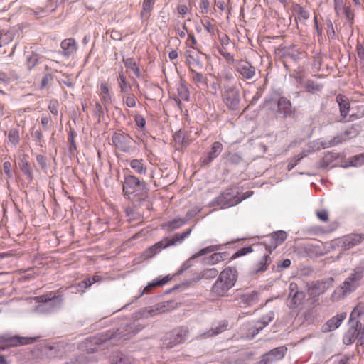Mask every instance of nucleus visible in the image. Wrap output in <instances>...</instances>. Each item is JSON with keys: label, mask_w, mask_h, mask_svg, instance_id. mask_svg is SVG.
Here are the masks:
<instances>
[{"label": "nucleus", "mask_w": 364, "mask_h": 364, "mask_svg": "<svg viewBox=\"0 0 364 364\" xmlns=\"http://www.w3.org/2000/svg\"><path fill=\"white\" fill-rule=\"evenodd\" d=\"M38 55L37 53L32 52L26 58V67L28 70L33 69L38 63Z\"/></svg>", "instance_id": "34"}, {"label": "nucleus", "mask_w": 364, "mask_h": 364, "mask_svg": "<svg viewBox=\"0 0 364 364\" xmlns=\"http://www.w3.org/2000/svg\"><path fill=\"white\" fill-rule=\"evenodd\" d=\"M228 327L227 324H223L217 327L215 329H212L208 333V336L217 335L222 332H223Z\"/></svg>", "instance_id": "56"}, {"label": "nucleus", "mask_w": 364, "mask_h": 364, "mask_svg": "<svg viewBox=\"0 0 364 364\" xmlns=\"http://www.w3.org/2000/svg\"><path fill=\"white\" fill-rule=\"evenodd\" d=\"M219 53L225 59L228 63H232L234 62V56L228 50L226 47H218Z\"/></svg>", "instance_id": "37"}, {"label": "nucleus", "mask_w": 364, "mask_h": 364, "mask_svg": "<svg viewBox=\"0 0 364 364\" xmlns=\"http://www.w3.org/2000/svg\"><path fill=\"white\" fill-rule=\"evenodd\" d=\"M100 280V277L98 275H95L92 278H88L85 279L84 281L79 283V287H82L85 288H87L90 286H91L95 282H97Z\"/></svg>", "instance_id": "48"}, {"label": "nucleus", "mask_w": 364, "mask_h": 364, "mask_svg": "<svg viewBox=\"0 0 364 364\" xmlns=\"http://www.w3.org/2000/svg\"><path fill=\"white\" fill-rule=\"evenodd\" d=\"M4 172L7 176L8 178H11L12 177V166L10 161H6L4 162L3 164Z\"/></svg>", "instance_id": "53"}, {"label": "nucleus", "mask_w": 364, "mask_h": 364, "mask_svg": "<svg viewBox=\"0 0 364 364\" xmlns=\"http://www.w3.org/2000/svg\"><path fill=\"white\" fill-rule=\"evenodd\" d=\"M253 252V249L252 247H245L240 249L238 251H237L235 254L232 255L230 257L231 260L235 259L237 257L244 256L248 253H251Z\"/></svg>", "instance_id": "46"}, {"label": "nucleus", "mask_w": 364, "mask_h": 364, "mask_svg": "<svg viewBox=\"0 0 364 364\" xmlns=\"http://www.w3.org/2000/svg\"><path fill=\"white\" fill-rule=\"evenodd\" d=\"M235 69L245 79H252L255 75V68L247 61L237 62Z\"/></svg>", "instance_id": "11"}, {"label": "nucleus", "mask_w": 364, "mask_h": 364, "mask_svg": "<svg viewBox=\"0 0 364 364\" xmlns=\"http://www.w3.org/2000/svg\"><path fill=\"white\" fill-rule=\"evenodd\" d=\"M359 134V129L358 125H352L350 127L348 128L341 135H339L341 139H344L343 141H346L347 139H350L356 136Z\"/></svg>", "instance_id": "28"}, {"label": "nucleus", "mask_w": 364, "mask_h": 364, "mask_svg": "<svg viewBox=\"0 0 364 364\" xmlns=\"http://www.w3.org/2000/svg\"><path fill=\"white\" fill-rule=\"evenodd\" d=\"M123 101L128 107L133 108L136 107L138 100L134 94L129 93L124 97Z\"/></svg>", "instance_id": "39"}, {"label": "nucleus", "mask_w": 364, "mask_h": 364, "mask_svg": "<svg viewBox=\"0 0 364 364\" xmlns=\"http://www.w3.org/2000/svg\"><path fill=\"white\" fill-rule=\"evenodd\" d=\"M186 62L188 65L190 71L193 70L200 69L202 68V63L198 60V56H195L192 54H188L186 57Z\"/></svg>", "instance_id": "26"}, {"label": "nucleus", "mask_w": 364, "mask_h": 364, "mask_svg": "<svg viewBox=\"0 0 364 364\" xmlns=\"http://www.w3.org/2000/svg\"><path fill=\"white\" fill-rule=\"evenodd\" d=\"M346 316L345 313H341L332 317L323 326V331H332L338 328Z\"/></svg>", "instance_id": "13"}, {"label": "nucleus", "mask_w": 364, "mask_h": 364, "mask_svg": "<svg viewBox=\"0 0 364 364\" xmlns=\"http://www.w3.org/2000/svg\"><path fill=\"white\" fill-rule=\"evenodd\" d=\"M350 162L355 166L363 165L364 164V153L353 156Z\"/></svg>", "instance_id": "52"}, {"label": "nucleus", "mask_w": 364, "mask_h": 364, "mask_svg": "<svg viewBox=\"0 0 364 364\" xmlns=\"http://www.w3.org/2000/svg\"><path fill=\"white\" fill-rule=\"evenodd\" d=\"M178 97L180 98V100H183V101L189 100L190 95H189V91H188V88L186 87V86H185L183 85H181L178 87Z\"/></svg>", "instance_id": "41"}, {"label": "nucleus", "mask_w": 364, "mask_h": 364, "mask_svg": "<svg viewBox=\"0 0 364 364\" xmlns=\"http://www.w3.org/2000/svg\"><path fill=\"white\" fill-rule=\"evenodd\" d=\"M21 169L25 175L28 178H32V170L27 161H22Z\"/></svg>", "instance_id": "49"}, {"label": "nucleus", "mask_w": 364, "mask_h": 364, "mask_svg": "<svg viewBox=\"0 0 364 364\" xmlns=\"http://www.w3.org/2000/svg\"><path fill=\"white\" fill-rule=\"evenodd\" d=\"M210 6V3L208 0H200L199 3V8L200 9V12L203 14H206L208 12Z\"/></svg>", "instance_id": "57"}, {"label": "nucleus", "mask_w": 364, "mask_h": 364, "mask_svg": "<svg viewBox=\"0 0 364 364\" xmlns=\"http://www.w3.org/2000/svg\"><path fill=\"white\" fill-rule=\"evenodd\" d=\"M60 47L63 50V55L70 56L73 55L77 49L76 41L74 38H67L61 42Z\"/></svg>", "instance_id": "15"}, {"label": "nucleus", "mask_w": 364, "mask_h": 364, "mask_svg": "<svg viewBox=\"0 0 364 364\" xmlns=\"http://www.w3.org/2000/svg\"><path fill=\"white\" fill-rule=\"evenodd\" d=\"M317 218L322 222H327L329 218V213L326 210H318L316 212Z\"/></svg>", "instance_id": "50"}, {"label": "nucleus", "mask_w": 364, "mask_h": 364, "mask_svg": "<svg viewBox=\"0 0 364 364\" xmlns=\"http://www.w3.org/2000/svg\"><path fill=\"white\" fill-rule=\"evenodd\" d=\"M186 223V220L183 218H175L165 224L162 225V228L168 231H172L178 229Z\"/></svg>", "instance_id": "24"}, {"label": "nucleus", "mask_w": 364, "mask_h": 364, "mask_svg": "<svg viewBox=\"0 0 364 364\" xmlns=\"http://www.w3.org/2000/svg\"><path fill=\"white\" fill-rule=\"evenodd\" d=\"M336 100L338 104L341 115L345 118L348 115L350 107L348 97L340 94L336 96Z\"/></svg>", "instance_id": "18"}, {"label": "nucleus", "mask_w": 364, "mask_h": 364, "mask_svg": "<svg viewBox=\"0 0 364 364\" xmlns=\"http://www.w3.org/2000/svg\"><path fill=\"white\" fill-rule=\"evenodd\" d=\"M178 26L176 28L177 34L179 37L183 38L186 36V33L188 32L186 24H178Z\"/></svg>", "instance_id": "60"}, {"label": "nucleus", "mask_w": 364, "mask_h": 364, "mask_svg": "<svg viewBox=\"0 0 364 364\" xmlns=\"http://www.w3.org/2000/svg\"><path fill=\"white\" fill-rule=\"evenodd\" d=\"M231 288V287H229V285L225 283L223 281L217 279L216 282L212 287V291L218 296H223Z\"/></svg>", "instance_id": "22"}, {"label": "nucleus", "mask_w": 364, "mask_h": 364, "mask_svg": "<svg viewBox=\"0 0 364 364\" xmlns=\"http://www.w3.org/2000/svg\"><path fill=\"white\" fill-rule=\"evenodd\" d=\"M55 298H56V294L53 291H50L46 294L41 295V296L36 297L35 299L37 302L45 303V302L50 301Z\"/></svg>", "instance_id": "44"}, {"label": "nucleus", "mask_w": 364, "mask_h": 364, "mask_svg": "<svg viewBox=\"0 0 364 364\" xmlns=\"http://www.w3.org/2000/svg\"><path fill=\"white\" fill-rule=\"evenodd\" d=\"M123 62L127 68L132 70L134 72L136 77H139L141 76L139 68L133 58L124 59Z\"/></svg>", "instance_id": "30"}, {"label": "nucleus", "mask_w": 364, "mask_h": 364, "mask_svg": "<svg viewBox=\"0 0 364 364\" xmlns=\"http://www.w3.org/2000/svg\"><path fill=\"white\" fill-rule=\"evenodd\" d=\"M219 249L218 245H211L206 247L203 249H201L197 253L194 254L192 257H191L188 259H187L181 267L180 273L184 272L188 269L193 265V260L200 256H203L208 253L213 252Z\"/></svg>", "instance_id": "9"}, {"label": "nucleus", "mask_w": 364, "mask_h": 364, "mask_svg": "<svg viewBox=\"0 0 364 364\" xmlns=\"http://www.w3.org/2000/svg\"><path fill=\"white\" fill-rule=\"evenodd\" d=\"M99 95L102 104L105 106L111 102V94L109 91V86L107 82H102L100 87Z\"/></svg>", "instance_id": "20"}, {"label": "nucleus", "mask_w": 364, "mask_h": 364, "mask_svg": "<svg viewBox=\"0 0 364 364\" xmlns=\"http://www.w3.org/2000/svg\"><path fill=\"white\" fill-rule=\"evenodd\" d=\"M192 229L188 228L181 233L176 234L171 240L168 238L165 239L166 242L164 241H160L149 247L146 252L149 257H152L156 253L159 252L162 249L166 248L169 246L174 245L177 242H182L185 238H186L191 232Z\"/></svg>", "instance_id": "2"}, {"label": "nucleus", "mask_w": 364, "mask_h": 364, "mask_svg": "<svg viewBox=\"0 0 364 364\" xmlns=\"http://www.w3.org/2000/svg\"><path fill=\"white\" fill-rule=\"evenodd\" d=\"M229 161L232 164H239L242 161V157L239 154H231L229 156Z\"/></svg>", "instance_id": "61"}, {"label": "nucleus", "mask_w": 364, "mask_h": 364, "mask_svg": "<svg viewBox=\"0 0 364 364\" xmlns=\"http://www.w3.org/2000/svg\"><path fill=\"white\" fill-rule=\"evenodd\" d=\"M338 226V223L337 222H333L328 228H321L320 229L321 232L323 233H330L336 230Z\"/></svg>", "instance_id": "59"}, {"label": "nucleus", "mask_w": 364, "mask_h": 364, "mask_svg": "<svg viewBox=\"0 0 364 364\" xmlns=\"http://www.w3.org/2000/svg\"><path fill=\"white\" fill-rule=\"evenodd\" d=\"M228 254L226 252H215L209 257L208 263L210 264H215L226 259L228 258Z\"/></svg>", "instance_id": "29"}, {"label": "nucleus", "mask_w": 364, "mask_h": 364, "mask_svg": "<svg viewBox=\"0 0 364 364\" xmlns=\"http://www.w3.org/2000/svg\"><path fill=\"white\" fill-rule=\"evenodd\" d=\"M287 239V233L284 231H277L270 237V245H266V249L269 252L275 249Z\"/></svg>", "instance_id": "14"}, {"label": "nucleus", "mask_w": 364, "mask_h": 364, "mask_svg": "<svg viewBox=\"0 0 364 364\" xmlns=\"http://www.w3.org/2000/svg\"><path fill=\"white\" fill-rule=\"evenodd\" d=\"M304 87L306 92L314 94L320 92L322 89V85L309 80L306 82Z\"/></svg>", "instance_id": "35"}, {"label": "nucleus", "mask_w": 364, "mask_h": 364, "mask_svg": "<svg viewBox=\"0 0 364 364\" xmlns=\"http://www.w3.org/2000/svg\"><path fill=\"white\" fill-rule=\"evenodd\" d=\"M222 100L227 107L230 110L239 109L240 98V91L234 85H225L222 90Z\"/></svg>", "instance_id": "3"}, {"label": "nucleus", "mask_w": 364, "mask_h": 364, "mask_svg": "<svg viewBox=\"0 0 364 364\" xmlns=\"http://www.w3.org/2000/svg\"><path fill=\"white\" fill-rule=\"evenodd\" d=\"M189 9L186 4H179L177 8L178 13L184 16L188 11Z\"/></svg>", "instance_id": "64"}, {"label": "nucleus", "mask_w": 364, "mask_h": 364, "mask_svg": "<svg viewBox=\"0 0 364 364\" xmlns=\"http://www.w3.org/2000/svg\"><path fill=\"white\" fill-rule=\"evenodd\" d=\"M8 139L12 145L16 146L20 141V136L16 129H11L8 132Z\"/></svg>", "instance_id": "36"}, {"label": "nucleus", "mask_w": 364, "mask_h": 364, "mask_svg": "<svg viewBox=\"0 0 364 364\" xmlns=\"http://www.w3.org/2000/svg\"><path fill=\"white\" fill-rule=\"evenodd\" d=\"M119 87L120 88V91L122 92H126L128 90V88L130 87L127 81L126 77L123 73V71L119 72Z\"/></svg>", "instance_id": "38"}, {"label": "nucleus", "mask_w": 364, "mask_h": 364, "mask_svg": "<svg viewBox=\"0 0 364 364\" xmlns=\"http://www.w3.org/2000/svg\"><path fill=\"white\" fill-rule=\"evenodd\" d=\"M289 297V307L292 309H294L303 304V301L306 297V294L302 291H296L294 294Z\"/></svg>", "instance_id": "21"}, {"label": "nucleus", "mask_w": 364, "mask_h": 364, "mask_svg": "<svg viewBox=\"0 0 364 364\" xmlns=\"http://www.w3.org/2000/svg\"><path fill=\"white\" fill-rule=\"evenodd\" d=\"M360 279V274L357 273L352 274L348 278H347L343 283L342 289L343 292H350L355 289L357 282Z\"/></svg>", "instance_id": "16"}, {"label": "nucleus", "mask_w": 364, "mask_h": 364, "mask_svg": "<svg viewBox=\"0 0 364 364\" xmlns=\"http://www.w3.org/2000/svg\"><path fill=\"white\" fill-rule=\"evenodd\" d=\"M36 161L38 163V164L41 166L42 168H46L47 164H46V159L44 156L41 154H38L36 156Z\"/></svg>", "instance_id": "63"}, {"label": "nucleus", "mask_w": 364, "mask_h": 364, "mask_svg": "<svg viewBox=\"0 0 364 364\" xmlns=\"http://www.w3.org/2000/svg\"><path fill=\"white\" fill-rule=\"evenodd\" d=\"M171 278L168 276L164 277L161 279L154 281L149 284L144 289V293H149L154 287H161L170 281Z\"/></svg>", "instance_id": "32"}, {"label": "nucleus", "mask_w": 364, "mask_h": 364, "mask_svg": "<svg viewBox=\"0 0 364 364\" xmlns=\"http://www.w3.org/2000/svg\"><path fill=\"white\" fill-rule=\"evenodd\" d=\"M219 39L220 42V46H219L218 47L228 48V46H230V38L226 34L222 33L221 35H220Z\"/></svg>", "instance_id": "55"}, {"label": "nucleus", "mask_w": 364, "mask_h": 364, "mask_svg": "<svg viewBox=\"0 0 364 364\" xmlns=\"http://www.w3.org/2000/svg\"><path fill=\"white\" fill-rule=\"evenodd\" d=\"M305 156L306 154H300L294 160L289 161L287 165L288 170L290 171L292 168H294L295 166H296L297 164L299 162V161L302 159Z\"/></svg>", "instance_id": "54"}, {"label": "nucleus", "mask_w": 364, "mask_h": 364, "mask_svg": "<svg viewBox=\"0 0 364 364\" xmlns=\"http://www.w3.org/2000/svg\"><path fill=\"white\" fill-rule=\"evenodd\" d=\"M335 10L339 14L343 9V0H334Z\"/></svg>", "instance_id": "62"}, {"label": "nucleus", "mask_w": 364, "mask_h": 364, "mask_svg": "<svg viewBox=\"0 0 364 364\" xmlns=\"http://www.w3.org/2000/svg\"><path fill=\"white\" fill-rule=\"evenodd\" d=\"M237 277V272L235 268L228 267L225 268L220 274L218 279L223 281L225 283L232 287Z\"/></svg>", "instance_id": "10"}, {"label": "nucleus", "mask_w": 364, "mask_h": 364, "mask_svg": "<svg viewBox=\"0 0 364 364\" xmlns=\"http://www.w3.org/2000/svg\"><path fill=\"white\" fill-rule=\"evenodd\" d=\"M123 193L128 198H136V200H144L148 194L146 183L140 181L134 175H128L124 178Z\"/></svg>", "instance_id": "1"}, {"label": "nucleus", "mask_w": 364, "mask_h": 364, "mask_svg": "<svg viewBox=\"0 0 364 364\" xmlns=\"http://www.w3.org/2000/svg\"><path fill=\"white\" fill-rule=\"evenodd\" d=\"M271 259L268 255H265L262 260L258 264V268L257 269V272H264L269 264H270Z\"/></svg>", "instance_id": "40"}, {"label": "nucleus", "mask_w": 364, "mask_h": 364, "mask_svg": "<svg viewBox=\"0 0 364 364\" xmlns=\"http://www.w3.org/2000/svg\"><path fill=\"white\" fill-rule=\"evenodd\" d=\"M364 240V234L352 233L338 240V245L343 250H350Z\"/></svg>", "instance_id": "7"}, {"label": "nucleus", "mask_w": 364, "mask_h": 364, "mask_svg": "<svg viewBox=\"0 0 364 364\" xmlns=\"http://www.w3.org/2000/svg\"><path fill=\"white\" fill-rule=\"evenodd\" d=\"M16 30L14 27L9 25H4L0 28V47L6 46L11 43L15 35Z\"/></svg>", "instance_id": "12"}, {"label": "nucleus", "mask_w": 364, "mask_h": 364, "mask_svg": "<svg viewBox=\"0 0 364 364\" xmlns=\"http://www.w3.org/2000/svg\"><path fill=\"white\" fill-rule=\"evenodd\" d=\"M129 166L136 174L144 175L146 173L147 168L143 159H132L129 161Z\"/></svg>", "instance_id": "19"}, {"label": "nucleus", "mask_w": 364, "mask_h": 364, "mask_svg": "<svg viewBox=\"0 0 364 364\" xmlns=\"http://www.w3.org/2000/svg\"><path fill=\"white\" fill-rule=\"evenodd\" d=\"M132 140L133 139L129 134L121 131L114 132L112 136L113 145L123 152H128L131 150Z\"/></svg>", "instance_id": "6"}, {"label": "nucleus", "mask_w": 364, "mask_h": 364, "mask_svg": "<svg viewBox=\"0 0 364 364\" xmlns=\"http://www.w3.org/2000/svg\"><path fill=\"white\" fill-rule=\"evenodd\" d=\"M155 3V0H144L142 4V11L141 16H146L149 11L151 10L154 4Z\"/></svg>", "instance_id": "43"}, {"label": "nucleus", "mask_w": 364, "mask_h": 364, "mask_svg": "<svg viewBox=\"0 0 364 364\" xmlns=\"http://www.w3.org/2000/svg\"><path fill=\"white\" fill-rule=\"evenodd\" d=\"M223 145L219 141H215L212 144L211 150L208 153V160L206 163H210L214 159H215L222 151Z\"/></svg>", "instance_id": "25"}, {"label": "nucleus", "mask_w": 364, "mask_h": 364, "mask_svg": "<svg viewBox=\"0 0 364 364\" xmlns=\"http://www.w3.org/2000/svg\"><path fill=\"white\" fill-rule=\"evenodd\" d=\"M251 193H252V192H250V193L247 192L245 193H243L241 196L240 194H238V195L234 196L232 199H230L229 201L228 202V205L229 206L235 205L238 204L239 203H240L242 200L245 199L249 196H250Z\"/></svg>", "instance_id": "42"}, {"label": "nucleus", "mask_w": 364, "mask_h": 364, "mask_svg": "<svg viewBox=\"0 0 364 364\" xmlns=\"http://www.w3.org/2000/svg\"><path fill=\"white\" fill-rule=\"evenodd\" d=\"M362 316H364V303L360 302L353 309L350 316V320L353 322Z\"/></svg>", "instance_id": "27"}, {"label": "nucleus", "mask_w": 364, "mask_h": 364, "mask_svg": "<svg viewBox=\"0 0 364 364\" xmlns=\"http://www.w3.org/2000/svg\"><path fill=\"white\" fill-rule=\"evenodd\" d=\"M36 338L32 337H20L17 336H10L4 335L0 336V349L6 348L26 345L34 342Z\"/></svg>", "instance_id": "5"}, {"label": "nucleus", "mask_w": 364, "mask_h": 364, "mask_svg": "<svg viewBox=\"0 0 364 364\" xmlns=\"http://www.w3.org/2000/svg\"><path fill=\"white\" fill-rule=\"evenodd\" d=\"M188 328L186 326H181L175 328L167 334L163 345L166 348H171L175 346L184 342L188 336Z\"/></svg>", "instance_id": "4"}, {"label": "nucleus", "mask_w": 364, "mask_h": 364, "mask_svg": "<svg viewBox=\"0 0 364 364\" xmlns=\"http://www.w3.org/2000/svg\"><path fill=\"white\" fill-rule=\"evenodd\" d=\"M191 72L192 73L191 78L195 83L206 84V77L201 73L197 72L196 70H193V71Z\"/></svg>", "instance_id": "45"}, {"label": "nucleus", "mask_w": 364, "mask_h": 364, "mask_svg": "<svg viewBox=\"0 0 364 364\" xmlns=\"http://www.w3.org/2000/svg\"><path fill=\"white\" fill-rule=\"evenodd\" d=\"M272 319H273V313L271 312L270 314L263 316L260 321H258L255 327L257 333H258L260 330H262L267 325H268L269 323L272 321Z\"/></svg>", "instance_id": "31"}, {"label": "nucleus", "mask_w": 364, "mask_h": 364, "mask_svg": "<svg viewBox=\"0 0 364 364\" xmlns=\"http://www.w3.org/2000/svg\"><path fill=\"white\" fill-rule=\"evenodd\" d=\"M361 326V323L360 321H356L355 324L352 325L350 328L347 331V332L343 336V343L346 345L352 344L356 338H358L359 341L362 342L364 339V331L358 330V327Z\"/></svg>", "instance_id": "8"}, {"label": "nucleus", "mask_w": 364, "mask_h": 364, "mask_svg": "<svg viewBox=\"0 0 364 364\" xmlns=\"http://www.w3.org/2000/svg\"><path fill=\"white\" fill-rule=\"evenodd\" d=\"M296 11L297 12V16L296 17V21L299 20L300 21H306L309 18V14L304 8L299 6L298 9Z\"/></svg>", "instance_id": "47"}, {"label": "nucleus", "mask_w": 364, "mask_h": 364, "mask_svg": "<svg viewBox=\"0 0 364 364\" xmlns=\"http://www.w3.org/2000/svg\"><path fill=\"white\" fill-rule=\"evenodd\" d=\"M218 274V271L215 268L206 269L203 272V277L205 278H215Z\"/></svg>", "instance_id": "58"}, {"label": "nucleus", "mask_w": 364, "mask_h": 364, "mask_svg": "<svg viewBox=\"0 0 364 364\" xmlns=\"http://www.w3.org/2000/svg\"><path fill=\"white\" fill-rule=\"evenodd\" d=\"M134 120H135V123H136V126L139 129H144L145 128L146 119L143 116H141L140 114H136L134 117Z\"/></svg>", "instance_id": "51"}, {"label": "nucleus", "mask_w": 364, "mask_h": 364, "mask_svg": "<svg viewBox=\"0 0 364 364\" xmlns=\"http://www.w3.org/2000/svg\"><path fill=\"white\" fill-rule=\"evenodd\" d=\"M343 140V139H341V137L340 136H334L331 140H326V141H321L320 146H318V149H320V148L326 149V148L333 146L335 145L342 143Z\"/></svg>", "instance_id": "33"}, {"label": "nucleus", "mask_w": 364, "mask_h": 364, "mask_svg": "<svg viewBox=\"0 0 364 364\" xmlns=\"http://www.w3.org/2000/svg\"><path fill=\"white\" fill-rule=\"evenodd\" d=\"M277 112L287 116L292 112L291 103L289 100L285 97H281L277 102Z\"/></svg>", "instance_id": "17"}, {"label": "nucleus", "mask_w": 364, "mask_h": 364, "mask_svg": "<svg viewBox=\"0 0 364 364\" xmlns=\"http://www.w3.org/2000/svg\"><path fill=\"white\" fill-rule=\"evenodd\" d=\"M287 350V348L284 346L275 348L266 354V360L272 361L275 360H280L284 356Z\"/></svg>", "instance_id": "23"}]
</instances>
